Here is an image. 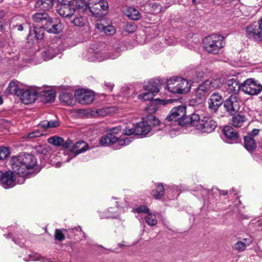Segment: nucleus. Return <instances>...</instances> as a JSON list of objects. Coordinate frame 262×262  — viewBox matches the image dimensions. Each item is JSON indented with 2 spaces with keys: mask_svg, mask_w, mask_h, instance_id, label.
I'll return each instance as SVG.
<instances>
[{
  "mask_svg": "<svg viewBox=\"0 0 262 262\" xmlns=\"http://www.w3.org/2000/svg\"><path fill=\"white\" fill-rule=\"evenodd\" d=\"M10 162L13 171L23 177L31 173L37 166V159L34 155L29 154L13 157Z\"/></svg>",
  "mask_w": 262,
  "mask_h": 262,
  "instance_id": "nucleus-1",
  "label": "nucleus"
},
{
  "mask_svg": "<svg viewBox=\"0 0 262 262\" xmlns=\"http://www.w3.org/2000/svg\"><path fill=\"white\" fill-rule=\"evenodd\" d=\"M223 82V79L216 78L205 80L200 84L194 90L196 102L198 104L202 103L212 91L221 87Z\"/></svg>",
  "mask_w": 262,
  "mask_h": 262,
  "instance_id": "nucleus-2",
  "label": "nucleus"
},
{
  "mask_svg": "<svg viewBox=\"0 0 262 262\" xmlns=\"http://www.w3.org/2000/svg\"><path fill=\"white\" fill-rule=\"evenodd\" d=\"M190 121L191 124L201 133H211L217 126L216 122L210 115L201 117L199 114L194 113L190 116Z\"/></svg>",
  "mask_w": 262,
  "mask_h": 262,
  "instance_id": "nucleus-3",
  "label": "nucleus"
},
{
  "mask_svg": "<svg viewBox=\"0 0 262 262\" xmlns=\"http://www.w3.org/2000/svg\"><path fill=\"white\" fill-rule=\"evenodd\" d=\"M87 6L84 0H78L77 2L58 4L56 10L61 16L71 18L75 13L82 12V9H85Z\"/></svg>",
  "mask_w": 262,
  "mask_h": 262,
  "instance_id": "nucleus-4",
  "label": "nucleus"
},
{
  "mask_svg": "<svg viewBox=\"0 0 262 262\" xmlns=\"http://www.w3.org/2000/svg\"><path fill=\"white\" fill-rule=\"evenodd\" d=\"M225 42L223 36L212 34L206 37L203 40V47L208 53L216 54L220 53L224 47Z\"/></svg>",
  "mask_w": 262,
  "mask_h": 262,
  "instance_id": "nucleus-5",
  "label": "nucleus"
},
{
  "mask_svg": "<svg viewBox=\"0 0 262 262\" xmlns=\"http://www.w3.org/2000/svg\"><path fill=\"white\" fill-rule=\"evenodd\" d=\"M85 9H82V12L89 10L93 16L97 18L103 17L108 10V3L104 0H90Z\"/></svg>",
  "mask_w": 262,
  "mask_h": 262,
  "instance_id": "nucleus-6",
  "label": "nucleus"
},
{
  "mask_svg": "<svg viewBox=\"0 0 262 262\" xmlns=\"http://www.w3.org/2000/svg\"><path fill=\"white\" fill-rule=\"evenodd\" d=\"M242 91L249 95H257L262 91V85L253 79H247L242 83Z\"/></svg>",
  "mask_w": 262,
  "mask_h": 262,
  "instance_id": "nucleus-7",
  "label": "nucleus"
},
{
  "mask_svg": "<svg viewBox=\"0 0 262 262\" xmlns=\"http://www.w3.org/2000/svg\"><path fill=\"white\" fill-rule=\"evenodd\" d=\"M70 147H71L70 149H66L64 151V153L67 154H68L69 151H70L69 157L71 158L67 159L66 162H69L71 159L75 157L78 155L83 153L89 149L88 144L82 141L77 142L72 146L70 145Z\"/></svg>",
  "mask_w": 262,
  "mask_h": 262,
  "instance_id": "nucleus-8",
  "label": "nucleus"
},
{
  "mask_svg": "<svg viewBox=\"0 0 262 262\" xmlns=\"http://www.w3.org/2000/svg\"><path fill=\"white\" fill-rule=\"evenodd\" d=\"M74 96L76 100L82 104H89L93 102L95 95L93 92L84 90H78L75 92Z\"/></svg>",
  "mask_w": 262,
  "mask_h": 262,
  "instance_id": "nucleus-9",
  "label": "nucleus"
},
{
  "mask_svg": "<svg viewBox=\"0 0 262 262\" xmlns=\"http://www.w3.org/2000/svg\"><path fill=\"white\" fill-rule=\"evenodd\" d=\"M246 36L255 41L262 40V34L258 26L255 24L248 25L244 28Z\"/></svg>",
  "mask_w": 262,
  "mask_h": 262,
  "instance_id": "nucleus-10",
  "label": "nucleus"
},
{
  "mask_svg": "<svg viewBox=\"0 0 262 262\" xmlns=\"http://www.w3.org/2000/svg\"><path fill=\"white\" fill-rule=\"evenodd\" d=\"M191 84L183 78H179V82L176 86L169 87V91L172 93L184 94L189 92L190 90Z\"/></svg>",
  "mask_w": 262,
  "mask_h": 262,
  "instance_id": "nucleus-11",
  "label": "nucleus"
},
{
  "mask_svg": "<svg viewBox=\"0 0 262 262\" xmlns=\"http://www.w3.org/2000/svg\"><path fill=\"white\" fill-rule=\"evenodd\" d=\"M186 109L185 106L183 105L174 107L166 118V121H176L183 118L186 116Z\"/></svg>",
  "mask_w": 262,
  "mask_h": 262,
  "instance_id": "nucleus-12",
  "label": "nucleus"
},
{
  "mask_svg": "<svg viewBox=\"0 0 262 262\" xmlns=\"http://www.w3.org/2000/svg\"><path fill=\"white\" fill-rule=\"evenodd\" d=\"M0 181L2 186L6 188L13 187L15 185V179L13 172L7 171L5 172L0 171Z\"/></svg>",
  "mask_w": 262,
  "mask_h": 262,
  "instance_id": "nucleus-13",
  "label": "nucleus"
},
{
  "mask_svg": "<svg viewBox=\"0 0 262 262\" xmlns=\"http://www.w3.org/2000/svg\"><path fill=\"white\" fill-rule=\"evenodd\" d=\"M119 56L117 52L106 54L101 52H91L89 55V60L90 61H102L107 59H116Z\"/></svg>",
  "mask_w": 262,
  "mask_h": 262,
  "instance_id": "nucleus-14",
  "label": "nucleus"
},
{
  "mask_svg": "<svg viewBox=\"0 0 262 262\" xmlns=\"http://www.w3.org/2000/svg\"><path fill=\"white\" fill-rule=\"evenodd\" d=\"M20 99L25 104H28L34 102L38 96V89H28L22 90Z\"/></svg>",
  "mask_w": 262,
  "mask_h": 262,
  "instance_id": "nucleus-15",
  "label": "nucleus"
},
{
  "mask_svg": "<svg viewBox=\"0 0 262 262\" xmlns=\"http://www.w3.org/2000/svg\"><path fill=\"white\" fill-rule=\"evenodd\" d=\"M227 112L230 114H234L239 109V103L235 95H231L224 103Z\"/></svg>",
  "mask_w": 262,
  "mask_h": 262,
  "instance_id": "nucleus-16",
  "label": "nucleus"
},
{
  "mask_svg": "<svg viewBox=\"0 0 262 262\" xmlns=\"http://www.w3.org/2000/svg\"><path fill=\"white\" fill-rule=\"evenodd\" d=\"M43 28L50 33L57 34L62 30V24L57 19H52L50 17Z\"/></svg>",
  "mask_w": 262,
  "mask_h": 262,
  "instance_id": "nucleus-17",
  "label": "nucleus"
},
{
  "mask_svg": "<svg viewBox=\"0 0 262 262\" xmlns=\"http://www.w3.org/2000/svg\"><path fill=\"white\" fill-rule=\"evenodd\" d=\"M224 88L228 93L235 95L242 91V83L239 84L236 79L231 78L226 81Z\"/></svg>",
  "mask_w": 262,
  "mask_h": 262,
  "instance_id": "nucleus-18",
  "label": "nucleus"
},
{
  "mask_svg": "<svg viewBox=\"0 0 262 262\" xmlns=\"http://www.w3.org/2000/svg\"><path fill=\"white\" fill-rule=\"evenodd\" d=\"M222 96L218 93H214L208 100V106L210 110L215 112L223 103Z\"/></svg>",
  "mask_w": 262,
  "mask_h": 262,
  "instance_id": "nucleus-19",
  "label": "nucleus"
},
{
  "mask_svg": "<svg viewBox=\"0 0 262 262\" xmlns=\"http://www.w3.org/2000/svg\"><path fill=\"white\" fill-rule=\"evenodd\" d=\"M38 96L41 98V100L45 102H51L54 100L55 94L52 90H42L41 89H38Z\"/></svg>",
  "mask_w": 262,
  "mask_h": 262,
  "instance_id": "nucleus-20",
  "label": "nucleus"
},
{
  "mask_svg": "<svg viewBox=\"0 0 262 262\" xmlns=\"http://www.w3.org/2000/svg\"><path fill=\"white\" fill-rule=\"evenodd\" d=\"M135 126L137 135H146L151 129V127L147 123V120L142 121L137 123Z\"/></svg>",
  "mask_w": 262,
  "mask_h": 262,
  "instance_id": "nucleus-21",
  "label": "nucleus"
},
{
  "mask_svg": "<svg viewBox=\"0 0 262 262\" xmlns=\"http://www.w3.org/2000/svg\"><path fill=\"white\" fill-rule=\"evenodd\" d=\"M223 131L225 136L230 140L229 142L232 143L236 141L238 136L233 127L230 126H226Z\"/></svg>",
  "mask_w": 262,
  "mask_h": 262,
  "instance_id": "nucleus-22",
  "label": "nucleus"
},
{
  "mask_svg": "<svg viewBox=\"0 0 262 262\" xmlns=\"http://www.w3.org/2000/svg\"><path fill=\"white\" fill-rule=\"evenodd\" d=\"M48 142L56 146H62L66 149L70 148L71 142H64L62 138L58 136H53L48 139Z\"/></svg>",
  "mask_w": 262,
  "mask_h": 262,
  "instance_id": "nucleus-23",
  "label": "nucleus"
},
{
  "mask_svg": "<svg viewBox=\"0 0 262 262\" xmlns=\"http://www.w3.org/2000/svg\"><path fill=\"white\" fill-rule=\"evenodd\" d=\"M50 16L46 13H36L32 16V19L35 23L40 24L39 26L43 27L49 20Z\"/></svg>",
  "mask_w": 262,
  "mask_h": 262,
  "instance_id": "nucleus-24",
  "label": "nucleus"
},
{
  "mask_svg": "<svg viewBox=\"0 0 262 262\" xmlns=\"http://www.w3.org/2000/svg\"><path fill=\"white\" fill-rule=\"evenodd\" d=\"M96 28L101 32H103L107 35H111L115 33L116 30L112 25L105 26L101 22L96 24Z\"/></svg>",
  "mask_w": 262,
  "mask_h": 262,
  "instance_id": "nucleus-25",
  "label": "nucleus"
},
{
  "mask_svg": "<svg viewBox=\"0 0 262 262\" xmlns=\"http://www.w3.org/2000/svg\"><path fill=\"white\" fill-rule=\"evenodd\" d=\"M244 147L249 151H253L256 147L254 138L251 136H244Z\"/></svg>",
  "mask_w": 262,
  "mask_h": 262,
  "instance_id": "nucleus-26",
  "label": "nucleus"
},
{
  "mask_svg": "<svg viewBox=\"0 0 262 262\" xmlns=\"http://www.w3.org/2000/svg\"><path fill=\"white\" fill-rule=\"evenodd\" d=\"M117 141V137L112 134H107L101 138L100 143L102 146H108L116 143Z\"/></svg>",
  "mask_w": 262,
  "mask_h": 262,
  "instance_id": "nucleus-27",
  "label": "nucleus"
},
{
  "mask_svg": "<svg viewBox=\"0 0 262 262\" xmlns=\"http://www.w3.org/2000/svg\"><path fill=\"white\" fill-rule=\"evenodd\" d=\"M56 54V50L53 47L50 46L41 52V57L44 60H48L54 58Z\"/></svg>",
  "mask_w": 262,
  "mask_h": 262,
  "instance_id": "nucleus-28",
  "label": "nucleus"
},
{
  "mask_svg": "<svg viewBox=\"0 0 262 262\" xmlns=\"http://www.w3.org/2000/svg\"><path fill=\"white\" fill-rule=\"evenodd\" d=\"M124 13L128 17L134 20H138L141 18L139 12L134 7H127L124 10Z\"/></svg>",
  "mask_w": 262,
  "mask_h": 262,
  "instance_id": "nucleus-29",
  "label": "nucleus"
},
{
  "mask_svg": "<svg viewBox=\"0 0 262 262\" xmlns=\"http://www.w3.org/2000/svg\"><path fill=\"white\" fill-rule=\"evenodd\" d=\"M71 22L74 26L83 27L87 25L88 20L85 16H82L79 14H77L73 19L71 20Z\"/></svg>",
  "mask_w": 262,
  "mask_h": 262,
  "instance_id": "nucleus-30",
  "label": "nucleus"
},
{
  "mask_svg": "<svg viewBox=\"0 0 262 262\" xmlns=\"http://www.w3.org/2000/svg\"><path fill=\"white\" fill-rule=\"evenodd\" d=\"M60 101L68 105H73L74 104V97L72 93H64L59 95Z\"/></svg>",
  "mask_w": 262,
  "mask_h": 262,
  "instance_id": "nucleus-31",
  "label": "nucleus"
},
{
  "mask_svg": "<svg viewBox=\"0 0 262 262\" xmlns=\"http://www.w3.org/2000/svg\"><path fill=\"white\" fill-rule=\"evenodd\" d=\"M22 90H20L17 85V82L11 81L6 91L8 94H14L17 95H20Z\"/></svg>",
  "mask_w": 262,
  "mask_h": 262,
  "instance_id": "nucleus-32",
  "label": "nucleus"
},
{
  "mask_svg": "<svg viewBox=\"0 0 262 262\" xmlns=\"http://www.w3.org/2000/svg\"><path fill=\"white\" fill-rule=\"evenodd\" d=\"M54 0H38L36 7L43 10H48L52 8Z\"/></svg>",
  "mask_w": 262,
  "mask_h": 262,
  "instance_id": "nucleus-33",
  "label": "nucleus"
},
{
  "mask_svg": "<svg viewBox=\"0 0 262 262\" xmlns=\"http://www.w3.org/2000/svg\"><path fill=\"white\" fill-rule=\"evenodd\" d=\"M118 210L119 209L118 207L110 208L107 211L101 213L100 215V216L101 219L117 217L118 215Z\"/></svg>",
  "mask_w": 262,
  "mask_h": 262,
  "instance_id": "nucleus-34",
  "label": "nucleus"
},
{
  "mask_svg": "<svg viewBox=\"0 0 262 262\" xmlns=\"http://www.w3.org/2000/svg\"><path fill=\"white\" fill-rule=\"evenodd\" d=\"M247 120L246 117L243 115L237 114L234 116L232 118V124L236 127L242 126L244 122Z\"/></svg>",
  "mask_w": 262,
  "mask_h": 262,
  "instance_id": "nucleus-35",
  "label": "nucleus"
},
{
  "mask_svg": "<svg viewBox=\"0 0 262 262\" xmlns=\"http://www.w3.org/2000/svg\"><path fill=\"white\" fill-rule=\"evenodd\" d=\"M151 194L156 200L162 199L164 194V188L162 184H158L157 185L156 190L151 191Z\"/></svg>",
  "mask_w": 262,
  "mask_h": 262,
  "instance_id": "nucleus-36",
  "label": "nucleus"
},
{
  "mask_svg": "<svg viewBox=\"0 0 262 262\" xmlns=\"http://www.w3.org/2000/svg\"><path fill=\"white\" fill-rule=\"evenodd\" d=\"M143 89L145 91L151 93L153 95V96H155L159 91L158 86L154 85L152 81H149L148 84L144 85Z\"/></svg>",
  "mask_w": 262,
  "mask_h": 262,
  "instance_id": "nucleus-37",
  "label": "nucleus"
},
{
  "mask_svg": "<svg viewBox=\"0 0 262 262\" xmlns=\"http://www.w3.org/2000/svg\"><path fill=\"white\" fill-rule=\"evenodd\" d=\"M145 219L146 223L150 226H155L158 222L156 215L149 212L145 216Z\"/></svg>",
  "mask_w": 262,
  "mask_h": 262,
  "instance_id": "nucleus-38",
  "label": "nucleus"
},
{
  "mask_svg": "<svg viewBox=\"0 0 262 262\" xmlns=\"http://www.w3.org/2000/svg\"><path fill=\"white\" fill-rule=\"evenodd\" d=\"M59 125V122L56 120L53 121H43L40 124L39 126L44 128L56 127Z\"/></svg>",
  "mask_w": 262,
  "mask_h": 262,
  "instance_id": "nucleus-39",
  "label": "nucleus"
},
{
  "mask_svg": "<svg viewBox=\"0 0 262 262\" xmlns=\"http://www.w3.org/2000/svg\"><path fill=\"white\" fill-rule=\"evenodd\" d=\"M45 29L43 27L39 26L38 27H35L33 29L34 32V36L38 39V40L42 39L45 33Z\"/></svg>",
  "mask_w": 262,
  "mask_h": 262,
  "instance_id": "nucleus-40",
  "label": "nucleus"
},
{
  "mask_svg": "<svg viewBox=\"0 0 262 262\" xmlns=\"http://www.w3.org/2000/svg\"><path fill=\"white\" fill-rule=\"evenodd\" d=\"M147 121L150 126H152L153 127L159 125L161 123L159 120L152 115L147 116Z\"/></svg>",
  "mask_w": 262,
  "mask_h": 262,
  "instance_id": "nucleus-41",
  "label": "nucleus"
},
{
  "mask_svg": "<svg viewBox=\"0 0 262 262\" xmlns=\"http://www.w3.org/2000/svg\"><path fill=\"white\" fill-rule=\"evenodd\" d=\"M10 149L8 147L0 146V160H4L7 158L10 155Z\"/></svg>",
  "mask_w": 262,
  "mask_h": 262,
  "instance_id": "nucleus-42",
  "label": "nucleus"
},
{
  "mask_svg": "<svg viewBox=\"0 0 262 262\" xmlns=\"http://www.w3.org/2000/svg\"><path fill=\"white\" fill-rule=\"evenodd\" d=\"M204 73L202 71H197L192 75V80L193 82H198L204 77Z\"/></svg>",
  "mask_w": 262,
  "mask_h": 262,
  "instance_id": "nucleus-43",
  "label": "nucleus"
},
{
  "mask_svg": "<svg viewBox=\"0 0 262 262\" xmlns=\"http://www.w3.org/2000/svg\"><path fill=\"white\" fill-rule=\"evenodd\" d=\"M43 135V133L42 131H40L39 129L35 130L33 132L30 133L27 137L26 138H28L29 140L33 139L35 138L39 137Z\"/></svg>",
  "mask_w": 262,
  "mask_h": 262,
  "instance_id": "nucleus-44",
  "label": "nucleus"
},
{
  "mask_svg": "<svg viewBox=\"0 0 262 262\" xmlns=\"http://www.w3.org/2000/svg\"><path fill=\"white\" fill-rule=\"evenodd\" d=\"M153 97V95L151 93L148 92V91L144 93L143 94L139 95L138 96V98L139 99L144 101L151 100H152Z\"/></svg>",
  "mask_w": 262,
  "mask_h": 262,
  "instance_id": "nucleus-45",
  "label": "nucleus"
},
{
  "mask_svg": "<svg viewBox=\"0 0 262 262\" xmlns=\"http://www.w3.org/2000/svg\"><path fill=\"white\" fill-rule=\"evenodd\" d=\"M246 248V244L242 241H238L234 244V248L238 252L244 251Z\"/></svg>",
  "mask_w": 262,
  "mask_h": 262,
  "instance_id": "nucleus-46",
  "label": "nucleus"
},
{
  "mask_svg": "<svg viewBox=\"0 0 262 262\" xmlns=\"http://www.w3.org/2000/svg\"><path fill=\"white\" fill-rule=\"evenodd\" d=\"M123 133L124 135L127 136H130L134 134L136 135V129L135 125H134L132 127H129V126L126 127L123 130Z\"/></svg>",
  "mask_w": 262,
  "mask_h": 262,
  "instance_id": "nucleus-47",
  "label": "nucleus"
},
{
  "mask_svg": "<svg viewBox=\"0 0 262 262\" xmlns=\"http://www.w3.org/2000/svg\"><path fill=\"white\" fill-rule=\"evenodd\" d=\"M34 32H33V30H30V33L29 35L27 36V40L29 43H34L37 41L38 39L36 38V37L34 36Z\"/></svg>",
  "mask_w": 262,
  "mask_h": 262,
  "instance_id": "nucleus-48",
  "label": "nucleus"
},
{
  "mask_svg": "<svg viewBox=\"0 0 262 262\" xmlns=\"http://www.w3.org/2000/svg\"><path fill=\"white\" fill-rule=\"evenodd\" d=\"M131 140H130L129 138L126 137L124 139H119L117 138V142L115 144H118L119 145H120L121 146H123L124 145H126L129 144V143L130 142Z\"/></svg>",
  "mask_w": 262,
  "mask_h": 262,
  "instance_id": "nucleus-49",
  "label": "nucleus"
},
{
  "mask_svg": "<svg viewBox=\"0 0 262 262\" xmlns=\"http://www.w3.org/2000/svg\"><path fill=\"white\" fill-rule=\"evenodd\" d=\"M179 78H172L168 79L167 81V88L169 91V87L171 86H176L179 82Z\"/></svg>",
  "mask_w": 262,
  "mask_h": 262,
  "instance_id": "nucleus-50",
  "label": "nucleus"
},
{
  "mask_svg": "<svg viewBox=\"0 0 262 262\" xmlns=\"http://www.w3.org/2000/svg\"><path fill=\"white\" fill-rule=\"evenodd\" d=\"M55 238L56 239L59 241H62L64 239L65 236L61 230L56 229L55 233Z\"/></svg>",
  "mask_w": 262,
  "mask_h": 262,
  "instance_id": "nucleus-51",
  "label": "nucleus"
},
{
  "mask_svg": "<svg viewBox=\"0 0 262 262\" xmlns=\"http://www.w3.org/2000/svg\"><path fill=\"white\" fill-rule=\"evenodd\" d=\"M36 150L38 154L43 155H46L48 151L47 147L44 145L36 147Z\"/></svg>",
  "mask_w": 262,
  "mask_h": 262,
  "instance_id": "nucleus-52",
  "label": "nucleus"
},
{
  "mask_svg": "<svg viewBox=\"0 0 262 262\" xmlns=\"http://www.w3.org/2000/svg\"><path fill=\"white\" fill-rule=\"evenodd\" d=\"M135 212L138 213H149V209L146 206H141L135 209Z\"/></svg>",
  "mask_w": 262,
  "mask_h": 262,
  "instance_id": "nucleus-53",
  "label": "nucleus"
},
{
  "mask_svg": "<svg viewBox=\"0 0 262 262\" xmlns=\"http://www.w3.org/2000/svg\"><path fill=\"white\" fill-rule=\"evenodd\" d=\"M124 30L127 32L132 33L135 31L136 27L134 25L127 24L124 26Z\"/></svg>",
  "mask_w": 262,
  "mask_h": 262,
  "instance_id": "nucleus-54",
  "label": "nucleus"
},
{
  "mask_svg": "<svg viewBox=\"0 0 262 262\" xmlns=\"http://www.w3.org/2000/svg\"><path fill=\"white\" fill-rule=\"evenodd\" d=\"M259 130L258 129H253L251 132H249L247 136H251L253 138L259 134Z\"/></svg>",
  "mask_w": 262,
  "mask_h": 262,
  "instance_id": "nucleus-55",
  "label": "nucleus"
},
{
  "mask_svg": "<svg viewBox=\"0 0 262 262\" xmlns=\"http://www.w3.org/2000/svg\"><path fill=\"white\" fill-rule=\"evenodd\" d=\"M151 8L154 10L157 11L158 12H160L161 11V6L157 3L152 4L151 6Z\"/></svg>",
  "mask_w": 262,
  "mask_h": 262,
  "instance_id": "nucleus-56",
  "label": "nucleus"
},
{
  "mask_svg": "<svg viewBox=\"0 0 262 262\" xmlns=\"http://www.w3.org/2000/svg\"><path fill=\"white\" fill-rule=\"evenodd\" d=\"M58 4H61V3H73L74 1V2H77L78 0H56Z\"/></svg>",
  "mask_w": 262,
  "mask_h": 262,
  "instance_id": "nucleus-57",
  "label": "nucleus"
},
{
  "mask_svg": "<svg viewBox=\"0 0 262 262\" xmlns=\"http://www.w3.org/2000/svg\"><path fill=\"white\" fill-rule=\"evenodd\" d=\"M5 16V13L3 11H0V19L2 18ZM3 25L0 20V31L3 30Z\"/></svg>",
  "mask_w": 262,
  "mask_h": 262,
  "instance_id": "nucleus-58",
  "label": "nucleus"
},
{
  "mask_svg": "<svg viewBox=\"0 0 262 262\" xmlns=\"http://www.w3.org/2000/svg\"><path fill=\"white\" fill-rule=\"evenodd\" d=\"M13 27L15 28H17V30L19 31H21L24 30V27L22 24L16 25L15 26H13Z\"/></svg>",
  "mask_w": 262,
  "mask_h": 262,
  "instance_id": "nucleus-59",
  "label": "nucleus"
},
{
  "mask_svg": "<svg viewBox=\"0 0 262 262\" xmlns=\"http://www.w3.org/2000/svg\"><path fill=\"white\" fill-rule=\"evenodd\" d=\"M257 26L261 33V34H262V17L258 20Z\"/></svg>",
  "mask_w": 262,
  "mask_h": 262,
  "instance_id": "nucleus-60",
  "label": "nucleus"
},
{
  "mask_svg": "<svg viewBox=\"0 0 262 262\" xmlns=\"http://www.w3.org/2000/svg\"><path fill=\"white\" fill-rule=\"evenodd\" d=\"M212 189H214V188H213ZM217 191H218L219 192V193L221 194V195H226L227 194V191L226 190H219V189L217 188H216L215 189Z\"/></svg>",
  "mask_w": 262,
  "mask_h": 262,
  "instance_id": "nucleus-61",
  "label": "nucleus"
},
{
  "mask_svg": "<svg viewBox=\"0 0 262 262\" xmlns=\"http://www.w3.org/2000/svg\"><path fill=\"white\" fill-rule=\"evenodd\" d=\"M157 101H158L159 104H162V105H165L168 102V101L164 100L158 99V100H157Z\"/></svg>",
  "mask_w": 262,
  "mask_h": 262,
  "instance_id": "nucleus-62",
  "label": "nucleus"
},
{
  "mask_svg": "<svg viewBox=\"0 0 262 262\" xmlns=\"http://www.w3.org/2000/svg\"><path fill=\"white\" fill-rule=\"evenodd\" d=\"M71 232H74L75 231H79V232H81V229L80 227H76L74 229H70L69 230Z\"/></svg>",
  "mask_w": 262,
  "mask_h": 262,
  "instance_id": "nucleus-63",
  "label": "nucleus"
},
{
  "mask_svg": "<svg viewBox=\"0 0 262 262\" xmlns=\"http://www.w3.org/2000/svg\"><path fill=\"white\" fill-rule=\"evenodd\" d=\"M106 86L108 87L110 91H112L113 88V85L111 83L106 84Z\"/></svg>",
  "mask_w": 262,
  "mask_h": 262,
  "instance_id": "nucleus-64",
  "label": "nucleus"
}]
</instances>
